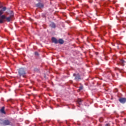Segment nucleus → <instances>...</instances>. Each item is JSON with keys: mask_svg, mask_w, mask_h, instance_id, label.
<instances>
[{"mask_svg": "<svg viewBox=\"0 0 126 126\" xmlns=\"http://www.w3.org/2000/svg\"><path fill=\"white\" fill-rule=\"evenodd\" d=\"M116 92H118V89H116Z\"/></svg>", "mask_w": 126, "mask_h": 126, "instance_id": "nucleus-18", "label": "nucleus"}, {"mask_svg": "<svg viewBox=\"0 0 126 126\" xmlns=\"http://www.w3.org/2000/svg\"><path fill=\"white\" fill-rule=\"evenodd\" d=\"M18 73L20 76H23V77H24L25 74H26V72H25L24 68H21L19 69Z\"/></svg>", "mask_w": 126, "mask_h": 126, "instance_id": "nucleus-3", "label": "nucleus"}, {"mask_svg": "<svg viewBox=\"0 0 126 126\" xmlns=\"http://www.w3.org/2000/svg\"><path fill=\"white\" fill-rule=\"evenodd\" d=\"M105 126H110V124H106Z\"/></svg>", "mask_w": 126, "mask_h": 126, "instance_id": "nucleus-17", "label": "nucleus"}, {"mask_svg": "<svg viewBox=\"0 0 126 126\" xmlns=\"http://www.w3.org/2000/svg\"><path fill=\"white\" fill-rule=\"evenodd\" d=\"M73 76H75L74 80L76 81H79V80H81V77H80V75L79 74H73Z\"/></svg>", "mask_w": 126, "mask_h": 126, "instance_id": "nucleus-4", "label": "nucleus"}, {"mask_svg": "<svg viewBox=\"0 0 126 126\" xmlns=\"http://www.w3.org/2000/svg\"><path fill=\"white\" fill-rule=\"evenodd\" d=\"M52 41L53 43H55V44H58V43H59L58 39H57V38H56V37H52Z\"/></svg>", "mask_w": 126, "mask_h": 126, "instance_id": "nucleus-7", "label": "nucleus"}, {"mask_svg": "<svg viewBox=\"0 0 126 126\" xmlns=\"http://www.w3.org/2000/svg\"><path fill=\"white\" fill-rule=\"evenodd\" d=\"M36 6L39 8H43L44 7V4H43V3H38L36 4Z\"/></svg>", "mask_w": 126, "mask_h": 126, "instance_id": "nucleus-6", "label": "nucleus"}, {"mask_svg": "<svg viewBox=\"0 0 126 126\" xmlns=\"http://www.w3.org/2000/svg\"><path fill=\"white\" fill-rule=\"evenodd\" d=\"M2 122H0V125H3V126H12V123L10 122V121L8 120H5L2 121L1 120H0Z\"/></svg>", "mask_w": 126, "mask_h": 126, "instance_id": "nucleus-2", "label": "nucleus"}, {"mask_svg": "<svg viewBox=\"0 0 126 126\" xmlns=\"http://www.w3.org/2000/svg\"><path fill=\"white\" fill-rule=\"evenodd\" d=\"M35 56H39V53L37 52H35L34 53Z\"/></svg>", "mask_w": 126, "mask_h": 126, "instance_id": "nucleus-16", "label": "nucleus"}, {"mask_svg": "<svg viewBox=\"0 0 126 126\" xmlns=\"http://www.w3.org/2000/svg\"><path fill=\"white\" fill-rule=\"evenodd\" d=\"M119 101L121 104H125L126 102V98L125 97H121L119 99Z\"/></svg>", "mask_w": 126, "mask_h": 126, "instance_id": "nucleus-5", "label": "nucleus"}, {"mask_svg": "<svg viewBox=\"0 0 126 126\" xmlns=\"http://www.w3.org/2000/svg\"><path fill=\"white\" fill-rule=\"evenodd\" d=\"M58 43H59V44H63L64 43L63 40L62 39H60L58 41Z\"/></svg>", "mask_w": 126, "mask_h": 126, "instance_id": "nucleus-12", "label": "nucleus"}, {"mask_svg": "<svg viewBox=\"0 0 126 126\" xmlns=\"http://www.w3.org/2000/svg\"><path fill=\"white\" fill-rule=\"evenodd\" d=\"M1 10H2V12L5 11L6 10V7H3Z\"/></svg>", "mask_w": 126, "mask_h": 126, "instance_id": "nucleus-13", "label": "nucleus"}, {"mask_svg": "<svg viewBox=\"0 0 126 126\" xmlns=\"http://www.w3.org/2000/svg\"><path fill=\"white\" fill-rule=\"evenodd\" d=\"M120 64H121V65H125V63H126V61H125V60L122 59L120 60Z\"/></svg>", "mask_w": 126, "mask_h": 126, "instance_id": "nucleus-8", "label": "nucleus"}, {"mask_svg": "<svg viewBox=\"0 0 126 126\" xmlns=\"http://www.w3.org/2000/svg\"><path fill=\"white\" fill-rule=\"evenodd\" d=\"M83 100L81 99V98H78L77 100V102L79 105H81L82 104V101Z\"/></svg>", "mask_w": 126, "mask_h": 126, "instance_id": "nucleus-9", "label": "nucleus"}, {"mask_svg": "<svg viewBox=\"0 0 126 126\" xmlns=\"http://www.w3.org/2000/svg\"><path fill=\"white\" fill-rule=\"evenodd\" d=\"M2 14H3V12H2V10H0V16H1V15H2Z\"/></svg>", "mask_w": 126, "mask_h": 126, "instance_id": "nucleus-14", "label": "nucleus"}, {"mask_svg": "<svg viewBox=\"0 0 126 126\" xmlns=\"http://www.w3.org/2000/svg\"><path fill=\"white\" fill-rule=\"evenodd\" d=\"M82 89H83V86H81L80 87H79V90H82Z\"/></svg>", "mask_w": 126, "mask_h": 126, "instance_id": "nucleus-15", "label": "nucleus"}, {"mask_svg": "<svg viewBox=\"0 0 126 126\" xmlns=\"http://www.w3.org/2000/svg\"><path fill=\"white\" fill-rule=\"evenodd\" d=\"M12 17H13V15L10 16L9 17H6V16L4 15H2L0 16V23H3V22H5V19L7 22H10V20L12 19Z\"/></svg>", "mask_w": 126, "mask_h": 126, "instance_id": "nucleus-1", "label": "nucleus"}, {"mask_svg": "<svg viewBox=\"0 0 126 126\" xmlns=\"http://www.w3.org/2000/svg\"><path fill=\"white\" fill-rule=\"evenodd\" d=\"M0 112L2 113V114H5V111H4V107H2L0 110Z\"/></svg>", "mask_w": 126, "mask_h": 126, "instance_id": "nucleus-11", "label": "nucleus"}, {"mask_svg": "<svg viewBox=\"0 0 126 126\" xmlns=\"http://www.w3.org/2000/svg\"><path fill=\"white\" fill-rule=\"evenodd\" d=\"M50 27L52 28H56V24H55L54 22H52L50 24Z\"/></svg>", "mask_w": 126, "mask_h": 126, "instance_id": "nucleus-10", "label": "nucleus"}]
</instances>
